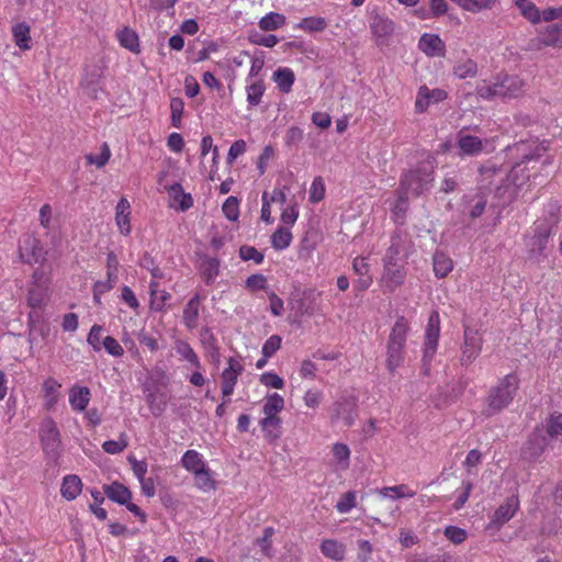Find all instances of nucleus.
Wrapping results in <instances>:
<instances>
[{"label": "nucleus", "instance_id": "22", "mask_svg": "<svg viewBox=\"0 0 562 562\" xmlns=\"http://www.w3.org/2000/svg\"><path fill=\"white\" fill-rule=\"evenodd\" d=\"M201 295L196 293L190 301L187 303L184 310H183V324L189 328L193 329L198 326V318H199V306L201 303Z\"/></svg>", "mask_w": 562, "mask_h": 562}, {"label": "nucleus", "instance_id": "5", "mask_svg": "<svg viewBox=\"0 0 562 562\" xmlns=\"http://www.w3.org/2000/svg\"><path fill=\"white\" fill-rule=\"evenodd\" d=\"M531 49L540 50L543 47H562V22L547 25L538 31L537 37L529 42Z\"/></svg>", "mask_w": 562, "mask_h": 562}, {"label": "nucleus", "instance_id": "11", "mask_svg": "<svg viewBox=\"0 0 562 562\" xmlns=\"http://www.w3.org/2000/svg\"><path fill=\"white\" fill-rule=\"evenodd\" d=\"M411 247L408 235L400 229L395 231L391 236V244L383 260H389V262L405 260L408 257Z\"/></svg>", "mask_w": 562, "mask_h": 562}, {"label": "nucleus", "instance_id": "51", "mask_svg": "<svg viewBox=\"0 0 562 562\" xmlns=\"http://www.w3.org/2000/svg\"><path fill=\"white\" fill-rule=\"evenodd\" d=\"M239 257L244 261L254 260L257 265L261 263L263 261V254L258 251L255 247L243 245L239 248Z\"/></svg>", "mask_w": 562, "mask_h": 562}, {"label": "nucleus", "instance_id": "23", "mask_svg": "<svg viewBox=\"0 0 562 562\" xmlns=\"http://www.w3.org/2000/svg\"><path fill=\"white\" fill-rule=\"evenodd\" d=\"M272 79L282 93H289L295 81V75L291 68L280 67L273 72Z\"/></svg>", "mask_w": 562, "mask_h": 562}, {"label": "nucleus", "instance_id": "58", "mask_svg": "<svg viewBox=\"0 0 562 562\" xmlns=\"http://www.w3.org/2000/svg\"><path fill=\"white\" fill-rule=\"evenodd\" d=\"M234 373H231V372H223L222 373V394H223V397H229L233 392H234V387L237 383V378L238 376H234L233 375Z\"/></svg>", "mask_w": 562, "mask_h": 562}, {"label": "nucleus", "instance_id": "3", "mask_svg": "<svg viewBox=\"0 0 562 562\" xmlns=\"http://www.w3.org/2000/svg\"><path fill=\"white\" fill-rule=\"evenodd\" d=\"M408 330V322L404 316L398 317L391 329L386 346V367L391 373H394L404 361Z\"/></svg>", "mask_w": 562, "mask_h": 562}, {"label": "nucleus", "instance_id": "37", "mask_svg": "<svg viewBox=\"0 0 562 562\" xmlns=\"http://www.w3.org/2000/svg\"><path fill=\"white\" fill-rule=\"evenodd\" d=\"M176 352L181 356L182 359L190 362L193 367L200 369L201 362L199 360L198 355L192 349V347L184 340H177L175 344Z\"/></svg>", "mask_w": 562, "mask_h": 562}, {"label": "nucleus", "instance_id": "33", "mask_svg": "<svg viewBox=\"0 0 562 562\" xmlns=\"http://www.w3.org/2000/svg\"><path fill=\"white\" fill-rule=\"evenodd\" d=\"M515 4L521 12V15L532 24L540 22V11L530 0H515Z\"/></svg>", "mask_w": 562, "mask_h": 562}, {"label": "nucleus", "instance_id": "13", "mask_svg": "<svg viewBox=\"0 0 562 562\" xmlns=\"http://www.w3.org/2000/svg\"><path fill=\"white\" fill-rule=\"evenodd\" d=\"M547 447L548 438L542 432L535 431L522 447V458L529 462H535L542 456Z\"/></svg>", "mask_w": 562, "mask_h": 562}, {"label": "nucleus", "instance_id": "50", "mask_svg": "<svg viewBox=\"0 0 562 562\" xmlns=\"http://www.w3.org/2000/svg\"><path fill=\"white\" fill-rule=\"evenodd\" d=\"M333 454L335 459L341 463V468L346 469L349 465L350 450L347 445L337 442L333 447Z\"/></svg>", "mask_w": 562, "mask_h": 562}, {"label": "nucleus", "instance_id": "34", "mask_svg": "<svg viewBox=\"0 0 562 562\" xmlns=\"http://www.w3.org/2000/svg\"><path fill=\"white\" fill-rule=\"evenodd\" d=\"M463 10L477 13L483 10L492 9L497 0H451Z\"/></svg>", "mask_w": 562, "mask_h": 562}, {"label": "nucleus", "instance_id": "64", "mask_svg": "<svg viewBox=\"0 0 562 562\" xmlns=\"http://www.w3.org/2000/svg\"><path fill=\"white\" fill-rule=\"evenodd\" d=\"M409 562H451V555L448 553L413 555Z\"/></svg>", "mask_w": 562, "mask_h": 562}, {"label": "nucleus", "instance_id": "29", "mask_svg": "<svg viewBox=\"0 0 562 562\" xmlns=\"http://www.w3.org/2000/svg\"><path fill=\"white\" fill-rule=\"evenodd\" d=\"M182 467L191 473H195L206 467L202 456L195 450H188L181 459Z\"/></svg>", "mask_w": 562, "mask_h": 562}, {"label": "nucleus", "instance_id": "55", "mask_svg": "<svg viewBox=\"0 0 562 562\" xmlns=\"http://www.w3.org/2000/svg\"><path fill=\"white\" fill-rule=\"evenodd\" d=\"M282 338L279 335L270 336L262 346V356L266 358L272 357L281 347Z\"/></svg>", "mask_w": 562, "mask_h": 562}, {"label": "nucleus", "instance_id": "6", "mask_svg": "<svg viewBox=\"0 0 562 562\" xmlns=\"http://www.w3.org/2000/svg\"><path fill=\"white\" fill-rule=\"evenodd\" d=\"M358 400L353 395L341 396L333 404V422L341 419L346 427H350L355 424L358 416Z\"/></svg>", "mask_w": 562, "mask_h": 562}, {"label": "nucleus", "instance_id": "8", "mask_svg": "<svg viewBox=\"0 0 562 562\" xmlns=\"http://www.w3.org/2000/svg\"><path fill=\"white\" fill-rule=\"evenodd\" d=\"M165 176H161L158 180L159 186L169 195V206L181 212L188 211L193 205V198L190 193H186L182 186L178 182L165 183Z\"/></svg>", "mask_w": 562, "mask_h": 562}, {"label": "nucleus", "instance_id": "43", "mask_svg": "<svg viewBox=\"0 0 562 562\" xmlns=\"http://www.w3.org/2000/svg\"><path fill=\"white\" fill-rule=\"evenodd\" d=\"M195 486L204 492L215 488V481L212 479L211 470L205 467L204 469L193 473Z\"/></svg>", "mask_w": 562, "mask_h": 562}, {"label": "nucleus", "instance_id": "24", "mask_svg": "<svg viewBox=\"0 0 562 562\" xmlns=\"http://www.w3.org/2000/svg\"><path fill=\"white\" fill-rule=\"evenodd\" d=\"M61 387V384L55 380L54 378H47L43 385L42 390L45 398V406L48 409H52L58 402L59 394L58 390Z\"/></svg>", "mask_w": 562, "mask_h": 562}, {"label": "nucleus", "instance_id": "53", "mask_svg": "<svg viewBox=\"0 0 562 562\" xmlns=\"http://www.w3.org/2000/svg\"><path fill=\"white\" fill-rule=\"evenodd\" d=\"M325 195V186L321 177H316L311 186L310 190V201L312 203H317L324 199Z\"/></svg>", "mask_w": 562, "mask_h": 562}, {"label": "nucleus", "instance_id": "36", "mask_svg": "<svg viewBox=\"0 0 562 562\" xmlns=\"http://www.w3.org/2000/svg\"><path fill=\"white\" fill-rule=\"evenodd\" d=\"M408 195L409 194H403V192L398 191V198L393 205L392 214L394 222L397 225H403L405 223L406 213L408 210Z\"/></svg>", "mask_w": 562, "mask_h": 562}, {"label": "nucleus", "instance_id": "21", "mask_svg": "<svg viewBox=\"0 0 562 562\" xmlns=\"http://www.w3.org/2000/svg\"><path fill=\"white\" fill-rule=\"evenodd\" d=\"M90 395L87 386L74 385L69 391V403L72 409L83 412L90 402Z\"/></svg>", "mask_w": 562, "mask_h": 562}, {"label": "nucleus", "instance_id": "56", "mask_svg": "<svg viewBox=\"0 0 562 562\" xmlns=\"http://www.w3.org/2000/svg\"><path fill=\"white\" fill-rule=\"evenodd\" d=\"M104 348L106 350L108 353H110L111 356L113 357H121L123 356L124 353V349L123 347L119 344V341L112 337V336H106L103 340H102V346L101 348Z\"/></svg>", "mask_w": 562, "mask_h": 562}, {"label": "nucleus", "instance_id": "18", "mask_svg": "<svg viewBox=\"0 0 562 562\" xmlns=\"http://www.w3.org/2000/svg\"><path fill=\"white\" fill-rule=\"evenodd\" d=\"M519 501L517 496L507 497L506 501L498 506L492 517V522L498 527L510 520L518 510Z\"/></svg>", "mask_w": 562, "mask_h": 562}, {"label": "nucleus", "instance_id": "42", "mask_svg": "<svg viewBox=\"0 0 562 562\" xmlns=\"http://www.w3.org/2000/svg\"><path fill=\"white\" fill-rule=\"evenodd\" d=\"M370 27L372 33L379 37L387 36L394 30L393 22L380 15L373 18Z\"/></svg>", "mask_w": 562, "mask_h": 562}, {"label": "nucleus", "instance_id": "59", "mask_svg": "<svg viewBox=\"0 0 562 562\" xmlns=\"http://www.w3.org/2000/svg\"><path fill=\"white\" fill-rule=\"evenodd\" d=\"M547 431L550 437L562 434V414H552L548 419Z\"/></svg>", "mask_w": 562, "mask_h": 562}, {"label": "nucleus", "instance_id": "9", "mask_svg": "<svg viewBox=\"0 0 562 562\" xmlns=\"http://www.w3.org/2000/svg\"><path fill=\"white\" fill-rule=\"evenodd\" d=\"M440 335V317L437 311H432L428 317L424 341L425 362L431 361L438 347Z\"/></svg>", "mask_w": 562, "mask_h": 562}, {"label": "nucleus", "instance_id": "61", "mask_svg": "<svg viewBox=\"0 0 562 562\" xmlns=\"http://www.w3.org/2000/svg\"><path fill=\"white\" fill-rule=\"evenodd\" d=\"M274 157V148L268 145L263 148L262 154L258 158L257 168L259 175L262 176L268 167L269 161Z\"/></svg>", "mask_w": 562, "mask_h": 562}, {"label": "nucleus", "instance_id": "35", "mask_svg": "<svg viewBox=\"0 0 562 562\" xmlns=\"http://www.w3.org/2000/svg\"><path fill=\"white\" fill-rule=\"evenodd\" d=\"M379 493L382 496L390 497L392 499L411 498L416 495V491L411 490L406 484L383 487L379 491Z\"/></svg>", "mask_w": 562, "mask_h": 562}, {"label": "nucleus", "instance_id": "47", "mask_svg": "<svg viewBox=\"0 0 562 562\" xmlns=\"http://www.w3.org/2000/svg\"><path fill=\"white\" fill-rule=\"evenodd\" d=\"M265 83L257 80L247 87V101L250 105H258L265 92Z\"/></svg>", "mask_w": 562, "mask_h": 562}, {"label": "nucleus", "instance_id": "10", "mask_svg": "<svg viewBox=\"0 0 562 562\" xmlns=\"http://www.w3.org/2000/svg\"><path fill=\"white\" fill-rule=\"evenodd\" d=\"M46 254L41 240L32 235H26L19 247L20 260L29 265L45 261Z\"/></svg>", "mask_w": 562, "mask_h": 562}, {"label": "nucleus", "instance_id": "4", "mask_svg": "<svg viewBox=\"0 0 562 562\" xmlns=\"http://www.w3.org/2000/svg\"><path fill=\"white\" fill-rule=\"evenodd\" d=\"M49 300V278L41 269L32 274L31 284L27 290L26 302L32 308H43Z\"/></svg>", "mask_w": 562, "mask_h": 562}, {"label": "nucleus", "instance_id": "31", "mask_svg": "<svg viewBox=\"0 0 562 562\" xmlns=\"http://www.w3.org/2000/svg\"><path fill=\"white\" fill-rule=\"evenodd\" d=\"M452 260L442 251L434 255V272L438 278H446L452 270Z\"/></svg>", "mask_w": 562, "mask_h": 562}, {"label": "nucleus", "instance_id": "2", "mask_svg": "<svg viewBox=\"0 0 562 562\" xmlns=\"http://www.w3.org/2000/svg\"><path fill=\"white\" fill-rule=\"evenodd\" d=\"M519 378L516 373H509L492 386L484 400L482 414L486 417L499 414L508 407L519 389Z\"/></svg>", "mask_w": 562, "mask_h": 562}, {"label": "nucleus", "instance_id": "63", "mask_svg": "<svg viewBox=\"0 0 562 562\" xmlns=\"http://www.w3.org/2000/svg\"><path fill=\"white\" fill-rule=\"evenodd\" d=\"M260 382L268 386L273 389H282L284 385V381L276 373L273 372H266L260 375Z\"/></svg>", "mask_w": 562, "mask_h": 562}, {"label": "nucleus", "instance_id": "15", "mask_svg": "<svg viewBox=\"0 0 562 562\" xmlns=\"http://www.w3.org/2000/svg\"><path fill=\"white\" fill-rule=\"evenodd\" d=\"M383 267L385 286L393 292L397 286L404 283L406 270L403 266L398 265V261L389 262V260H383Z\"/></svg>", "mask_w": 562, "mask_h": 562}, {"label": "nucleus", "instance_id": "20", "mask_svg": "<svg viewBox=\"0 0 562 562\" xmlns=\"http://www.w3.org/2000/svg\"><path fill=\"white\" fill-rule=\"evenodd\" d=\"M103 493L109 499L120 505H125L132 499V492L122 483L115 481L103 485Z\"/></svg>", "mask_w": 562, "mask_h": 562}, {"label": "nucleus", "instance_id": "49", "mask_svg": "<svg viewBox=\"0 0 562 562\" xmlns=\"http://www.w3.org/2000/svg\"><path fill=\"white\" fill-rule=\"evenodd\" d=\"M274 535V529L272 527H266L263 529V535L260 538H257L255 543L261 549V552L266 557H271V537Z\"/></svg>", "mask_w": 562, "mask_h": 562}, {"label": "nucleus", "instance_id": "41", "mask_svg": "<svg viewBox=\"0 0 562 562\" xmlns=\"http://www.w3.org/2000/svg\"><path fill=\"white\" fill-rule=\"evenodd\" d=\"M327 22L324 18L321 16H307L302 19L296 27L301 29L305 32H322L326 29Z\"/></svg>", "mask_w": 562, "mask_h": 562}, {"label": "nucleus", "instance_id": "46", "mask_svg": "<svg viewBox=\"0 0 562 562\" xmlns=\"http://www.w3.org/2000/svg\"><path fill=\"white\" fill-rule=\"evenodd\" d=\"M476 72L477 65L472 59H467L465 61L458 64L453 68V74L460 79L473 78L476 75Z\"/></svg>", "mask_w": 562, "mask_h": 562}, {"label": "nucleus", "instance_id": "30", "mask_svg": "<svg viewBox=\"0 0 562 562\" xmlns=\"http://www.w3.org/2000/svg\"><path fill=\"white\" fill-rule=\"evenodd\" d=\"M322 553L331 560L341 561L345 557V548L336 540L327 539L321 544Z\"/></svg>", "mask_w": 562, "mask_h": 562}, {"label": "nucleus", "instance_id": "57", "mask_svg": "<svg viewBox=\"0 0 562 562\" xmlns=\"http://www.w3.org/2000/svg\"><path fill=\"white\" fill-rule=\"evenodd\" d=\"M146 402L155 416L161 415L166 409V401L164 398H159L155 393H148Z\"/></svg>", "mask_w": 562, "mask_h": 562}, {"label": "nucleus", "instance_id": "48", "mask_svg": "<svg viewBox=\"0 0 562 562\" xmlns=\"http://www.w3.org/2000/svg\"><path fill=\"white\" fill-rule=\"evenodd\" d=\"M128 446L125 434H121L119 440H108L102 445L103 450L110 454L122 452Z\"/></svg>", "mask_w": 562, "mask_h": 562}, {"label": "nucleus", "instance_id": "62", "mask_svg": "<svg viewBox=\"0 0 562 562\" xmlns=\"http://www.w3.org/2000/svg\"><path fill=\"white\" fill-rule=\"evenodd\" d=\"M355 502H356L355 493L347 492L338 501L336 508L341 514L348 513L352 507H355Z\"/></svg>", "mask_w": 562, "mask_h": 562}, {"label": "nucleus", "instance_id": "16", "mask_svg": "<svg viewBox=\"0 0 562 562\" xmlns=\"http://www.w3.org/2000/svg\"><path fill=\"white\" fill-rule=\"evenodd\" d=\"M418 47L428 57H443L446 54V45L437 34H423Z\"/></svg>", "mask_w": 562, "mask_h": 562}, {"label": "nucleus", "instance_id": "28", "mask_svg": "<svg viewBox=\"0 0 562 562\" xmlns=\"http://www.w3.org/2000/svg\"><path fill=\"white\" fill-rule=\"evenodd\" d=\"M149 292H150V308L154 311H162L166 305V302L170 300L171 295L167 291H159L158 282L151 281L149 283Z\"/></svg>", "mask_w": 562, "mask_h": 562}, {"label": "nucleus", "instance_id": "60", "mask_svg": "<svg viewBox=\"0 0 562 562\" xmlns=\"http://www.w3.org/2000/svg\"><path fill=\"white\" fill-rule=\"evenodd\" d=\"M546 214L548 216L549 225H557L560 220L561 205L558 201H550L546 205Z\"/></svg>", "mask_w": 562, "mask_h": 562}, {"label": "nucleus", "instance_id": "32", "mask_svg": "<svg viewBox=\"0 0 562 562\" xmlns=\"http://www.w3.org/2000/svg\"><path fill=\"white\" fill-rule=\"evenodd\" d=\"M280 425L281 419L278 416H265V418L260 420V426L269 440H276L280 438Z\"/></svg>", "mask_w": 562, "mask_h": 562}, {"label": "nucleus", "instance_id": "45", "mask_svg": "<svg viewBox=\"0 0 562 562\" xmlns=\"http://www.w3.org/2000/svg\"><path fill=\"white\" fill-rule=\"evenodd\" d=\"M111 157V150L106 143H103L99 154H87L85 156L88 165H94L97 168H102L106 165Z\"/></svg>", "mask_w": 562, "mask_h": 562}, {"label": "nucleus", "instance_id": "27", "mask_svg": "<svg viewBox=\"0 0 562 562\" xmlns=\"http://www.w3.org/2000/svg\"><path fill=\"white\" fill-rule=\"evenodd\" d=\"M12 35L15 45L21 49L31 47L30 25L26 22H20L12 26Z\"/></svg>", "mask_w": 562, "mask_h": 562}, {"label": "nucleus", "instance_id": "52", "mask_svg": "<svg viewBox=\"0 0 562 562\" xmlns=\"http://www.w3.org/2000/svg\"><path fill=\"white\" fill-rule=\"evenodd\" d=\"M222 211L227 220L236 221L239 215L237 198H235V196L227 198L222 206Z\"/></svg>", "mask_w": 562, "mask_h": 562}, {"label": "nucleus", "instance_id": "54", "mask_svg": "<svg viewBox=\"0 0 562 562\" xmlns=\"http://www.w3.org/2000/svg\"><path fill=\"white\" fill-rule=\"evenodd\" d=\"M443 535L447 539L456 544L462 543L467 539V531L456 526L446 527Z\"/></svg>", "mask_w": 562, "mask_h": 562}, {"label": "nucleus", "instance_id": "14", "mask_svg": "<svg viewBox=\"0 0 562 562\" xmlns=\"http://www.w3.org/2000/svg\"><path fill=\"white\" fill-rule=\"evenodd\" d=\"M498 86V98H518L525 92V81L518 76H504L496 80Z\"/></svg>", "mask_w": 562, "mask_h": 562}, {"label": "nucleus", "instance_id": "7", "mask_svg": "<svg viewBox=\"0 0 562 562\" xmlns=\"http://www.w3.org/2000/svg\"><path fill=\"white\" fill-rule=\"evenodd\" d=\"M482 351V339L477 336L476 330L465 326L463 333V344L461 346L460 364L462 367L470 366Z\"/></svg>", "mask_w": 562, "mask_h": 562}, {"label": "nucleus", "instance_id": "38", "mask_svg": "<svg viewBox=\"0 0 562 562\" xmlns=\"http://www.w3.org/2000/svg\"><path fill=\"white\" fill-rule=\"evenodd\" d=\"M285 16L278 12H270L259 20V27L262 31H276L285 24Z\"/></svg>", "mask_w": 562, "mask_h": 562}, {"label": "nucleus", "instance_id": "44", "mask_svg": "<svg viewBox=\"0 0 562 562\" xmlns=\"http://www.w3.org/2000/svg\"><path fill=\"white\" fill-rule=\"evenodd\" d=\"M292 234L288 228L279 227L271 236L272 247L277 250H283L290 246Z\"/></svg>", "mask_w": 562, "mask_h": 562}, {"label": "nucleus", "instance_id": "19", "mask_svg": "<svg viewBox=\"0 0 562 562\" xmlns=\"http://www.w3.org/2000/svg\"><path fill=\"white\" fill-rule=\"evenodd\" d=\"M441 149L460 157H471L479 155L484 147L483 143H443Z\"/></svg>", "mask_w": 562, "mask_h": 562}, {"label": "nucleus", "instance_id": "17", "mask_svg": "<svg viewBox=\"0 0 562 562\" xmlns=\"http://www.w3.org/2000/svg\"><path fill=\"white\" fill-rule=\"evenodd\" d=\"M446 98V91L441 89L429 90L426 86H422L417 93L415 109L417 112L423 113L431 102H439Z\"/></svg>", "mask_w": 562, "mask_h": 562}, {"label": "nucleus", "instance_id": "40", "mask_svg": "<svg viewBox=\"0 0 562 562\" xmlns=\"http://www.w3.org/2000/svg\"><path fill=\"white\" fill-rule=\"evenodd\" d=\"M201 271L205 283L212 284L220 273V260L217 258H205Z\"/></svg>", "mask_w": 562, "mask_h": 562}, {"label": "nucleus", "instance_id": "25", "mask_svg": "<svg viewBox=\"0 0 562 562\" xmlns=\"http://www.w3.org/2000/svg\"><path fill=\"white\" fill-rule=\"evenodd\" d=\"M82 483L77 475H67L63 480L60 493L68 501L75 499L81 492Z\"/></svg>", "mask_w": 562, "mask_h": 562}, {"label": "nucleus", "instance_id": "26", "mask_svg": "<svg viewBox=\"0 0 562 562\" xmlns=\"http://www.w3.org/2000/svg\"><path fill=\"white\" fill-rule=\"evenodd\" d=\"M117 40L120 45L132 53H139V40L135 31L130 27H124L117 32Z\"/></svg>", "mask_w": 562, "mask_h": 562}, {"label": "nucleus", "instance_id": "1", "mask_svg": "<svg viewBox=\"0 0 562 562\" xmlns=\"http://www.w3.org/2000/svg\"><path fill=\"white\" fill-rule=\"evenodd\" d=\"M436 159L430 154H425V158L415 167L404 171L400 179L398 191L403 194H411L415 198L428 192L435 180Z\"/></svg>", "mask_w": 562, "mask_h": 562}, {"label": "nucleus", "instance_id": "39", "mask_svg": "<svg viewBox=\"0 0 562 562\" xmlns=\"http://www.w3.org/2000/svg\"><path fill=\"white\" fill-rule=\"evenodd\" d=\"M284 408V398L278 393L270 394L266 397L262 406L265 416H277Z\"/></svg>", "mask_w": 562, "mask_h": 562}, {"label": "nucleus", "instance_id": "12", "mask_svg": "<svg viewBox=\"0 0 562 562\" xmlns=\"http://www.w3.org/2000/svg\"><path fill=\"white\" fill-rule=\"evenodd\" d=\"M41 441L43 450L50 457H56L60 447V434L56 423L48 418L41 427Z\"/></svg>", "mask_w": 562, "mask_h": 562}]
</instances>
